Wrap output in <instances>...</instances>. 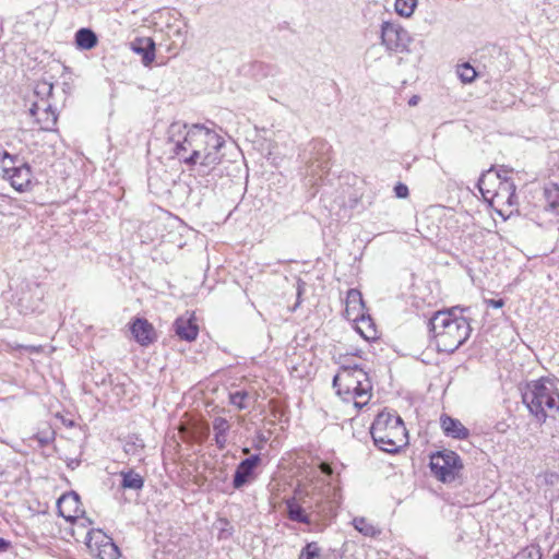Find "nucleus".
<instances>
[{"label": "nucleus", "mask_w": 559, "mask_h": 559, "mask_svg": "<svg viewBox=\"0 0 559 559\" xmlns=\"http://www.w3.org/2000/svg\"><path fill=\"white\" fill-rule=\"evenodd\" d=\"M429 466L437 479L451 483L459 477L463 463L454 451L443 450L431 455Z\"/></svg>", "instance_id": "obj_10"}, {"label": "nucleus", "mask_w": 559, "mask_h": 559, "mask_svg": "<svg viewBox=\"0 0 559 559\" xmlns=\"http://www.w3.org/2000/svg\"><path fill=\"white\" fill-rule=\"evenodd\" d=\"M335 489L330 484H313L298 487L295 496L285 501L287 515L290 521L310 524V514L325 516L333 508L332 496Z\"/></svg>", "instance_id": "obj_1"}, {"label": "nucleus", "mask_w": 559, "mask_h": 559, "mask_svg": "<svg viewBox=\"0 0 559 559\" xmlns=\"http://www.w3.org/2000/svg\"><path fill=\"white\" fill-rule=\"evenodd\" d=\"M463 311L457 307L437 311L429 320V332L440 352L454 353L468 340L472 328Z\"/></svg>", "instance_id": "obj_2"}, {"label": "nucleus", "mask_w": 559, "mask_h": 559, "mask_svg": "<svg viewBox=\"0 0 559 559\" xmlns=\"http://www.w3.org/2000/svg\"><path fill=\"white\" fill-rule=\"evenodd\" d=\"M97 36L91 28H80L75 33V45L79 49L91 50L97 45Z\"/></svg>", "instance_id": "obj_22"}, {"label": "nucleus", "mask_w": 559, "mask_h": 559, "mask_svg": "<svg viewBox=\"0 0 559 559\" xmlns=\"http://www.w3.org/2000/svg\"><path fill=\"white\" fill-rule=\"evenodd\" d=\"M0 176L9 181L16 191L24 192L31 188L33 171L31 166L19 155L10 154L0 146Z\"/></svg>", "instance_id": "obj_7"}, {"label": "nucleus", "mask_w": 559, "mask_h": 559, "mask_svg": "<svg viewBox=\"0 0 559 559\" xmlns=\"http://www.w3.org/2000/svg\"><path fill=\"white\" fill-rule=\"evenodd\" d=\"M79 503H80V500H79V496L76 493H69V495H64L62 496L59 500H58V510H59V513L67 520H71L73 518H76V515H71L70 513H67L64 508L66 507H69V508H74V511H76L78 507H79Z\"/></svg>", "instance_id": "obj_26"}, {"label": "nucleus", "mask_w": 559, "mask_h": 559, "mask_svg": "<svg viewBox=\"0 0 559 559\" xmlns=\"http://www.w3.org/2000/svg\"><path fill=\"white\" fill-rule=\"evenodd\" d=\"M10 546V543L4 538L0 537V552L5 551Z\"/></svg>", "instance_id": "obj_38"}, {"label": "nucleus", "mask_w": 559, "mask_h": 559, "mask_svg": "<svg viewBox=\"0 0 559 559\" xmlns=\"http://www.w3.org/2000/svg\"><path fill=\"white\" fill-rule=\"evenodd\" d=\"M119 476L120 487L124 490L140 491L144 486V478L134 469H122Z\"/></svg>", "instance_id": "obj_18"}, {"label": "nucleus", "mask_w": 559, "mask_h": 559, "mask_svg": "<svg viewBox=\"0 0 559 559\" xmlns=\"http://www.w3.org/2000/svg\"><path fill=\"white\" fill-rule=\"evenodd\" d=\"M102 548H95L96 550L93 555L98 559H119L120 550L118 546L112 542H106V544L100 545Z\"/></svg>", "instance_id": "obj_28"}, {"label": "nucleus", "mask_w": 559, "mask_h": 559, "mask_svg": "<svg viewBox=\"0 0 559 559\" xmlns=\"http://www.w3.org/2000/svg\"><path fill=\"white\" fill-rule=\"evenodd\" d=\"M242 452H243L245 454H248V453H249V449H248V448H245V449L242 450Z\"/></svg>", "instance_id": "obj_42"}, {"label": "nucleus", "mask_w": 559, "mask_h": 559, "mask_svg": "<svg viewBox=\"0 0 559 559\" xmlns=\"http://www.w3.org/2000/svg\"><path fill=\"white\" fill-rule=\"evenodd\" d=\"M395 197L399 199H405L408 197V187L405 183L399 182L394 187Z\"/></svg>", "instance_id": "obj_36"}, {"label": "nucleus", "mask_w": 559, "mask_h": 559, "mask_svg": "<svg viewBox=\"0 0 559 559\" xmlns=\"http://www.w3.org/2000/svg\"><path fill=\"white\" fill-rule=\"evenodd\" d=\"M557 559H559V554L557 555Z\"/></svg>", "instance_id": "obj_43"}, {"label": "nucleus", "mask_w": 559, "mask_h": 559, "mask_svg": "<svg viewBox=\"0 0 559 559\" xmlns=\"http://www.w3.org/2000/svg\"><path fill=\"white\" fill-rule=\"evenodd\" d=\"M370 435L374 445L386 453H397L408 443L403 419L394 412H380L370 427Z\"/></svg>", "instance_id": "obj_5"}, {"label": "nucleus", "mask_w": 559, "mask_h": 559, "mask_svg": "<svg viewBox=\"0 0 559 559\" xmlns=\"http://www.w3.org/2000/svg\"><path fill=\"white\" fill-rule=\"evenodd\" d=\"M321 469H322V473L325 475H330L332 473V468L330 467V465H328L325 463L321 465Z\"/></svg>", "instance_id": "obj_39"}, {"label": "nucleus", "mask_w": 559, "mask_h": 559, "mask_svg": "<svg viewBox=\"0 0 559 559\" xmlns=\"http://www.w3.org/2000/svg\"><path fill=\"white\" fill-rule=\"evenodd\" d=\"M112 538L107 536L102 530H91L86 535V546L92 554L96 550L95 548H102L100 545L110 542Z\"/></svg>", "instance_id": "obj_25"}, {"label": "nucleus", "mask_w": 559, "mask_h": 559, "mask_svg": "<svg viewBox=\"0 0 559 559\" xmlns=\"http://www.w3.org/2000/svg\"><path fill=\"white\" fill-rule=\"evenodd\" d=\"M477 188L485 200L500 199L509 205L514 204L515 185L508 180L501 171L493 173L492 168L481 174Z\"/></svg>", "instance_id": "obj_9"}, {"label": "nucleus", "mask_w": 559, "mask_h": 559, "mask_svg": "<svg viewBox=\"0 0 559 559\" xmlns=\"http://www.w3.org/2000/svg\"><path fill=\"white\" fill-rule=\"evenodd\" d=\"M513 559H542V552L537 546H528L519 551Z\"/></svg>", "instance_id": "obj_34"}, {"label": "nucleus", "mask_w": 559, "mask_h": 559, "mask_svg": "<svg viewBox=\"0 0 559 559\" xmlns=\"http://www.w3.org/2000/svg\"><path fill=\"white\" fill-rule=\"evenodd\" d=\"M130 331L141 346H147L156 340L153 325L144 318L134 319L130 325Z\"/></svg>", "instance_id": "obj_15"}, {"label": "nucleus", "mask_w": 559, "mask_h": 559, "mask_svg": "<svg viewBox=\"0 0 559 559\" xmlns=\"http://www.w3.org/2000/svg\"><path fill=\"white\" fill-rule=\"evenodd\" d=\"M440 424L447 437L465 440L469 436V430L456 418L443 414L440 417Z\"/></svg>", "instance_id": "obj_16"}, {"label": "nucleus", "mask_w": 559, "mask_h": 559, "mask_svg": "<svg viewBox=\"0 0 559 559\" xmlns=\"http://www.w3.org/2000/svg\"><path fill=\"white\" fill-rule=\"evenodd\" d=\"M144 441L136 435L128 436L123 441V451L127 455L133 456L139 461L143 460L144 455Z\"/></svg>", "instance_id": "obj_19"}, {"label": "nucleus", "mask_w": 559, "mask_h": 559, "mask_svg": "<svg viewBox=\"0 0 559 559\" xmlns=\"http://www.w3.org/2000/svg\"><path fill=\"white\" fill-rule=\"evenodd\" d=\"M230 425L226 418L216 417L213 420L214 440L218 449L223 450L227 444V433Z\"/></svg>", "instance_id": "obj_20"}, {"label": "nucleus", "mask_w": 559, "mask_h": 559, "mask_svg": "<svg viewBox=\"0 0 559 559\" xmlns=\"http://www.w3.org/2000/svg\"><path fill=\"white\" fill-rule=\"evenodd\" d=\"M133 50L142 55V61L145 66L153 62L155 58V44L151 38H142L133 44Z\"/></svg>", "instance_id": "obj_21"}, {"label": "nucleus", "mask_w": 559, "mask_h": 559, "mask_svg": "<svg viewBox=\"0 0 559 559\" xmlns=\"http://www.w3.org/2000/svg\"><path fill=\"white\" fill-rule=\"evenodd\" d=\"M381 44L391 52H406L412 43L409 33L399 23L382 22L380 29Z\"/></svg>", "instance_id": "obj_11"}, {"label": "nucleus", "mask_w": 559, "mask_h": 559, "mask_svg": "<svg viewBox=\"0 0 559 559\" xmlns=\"http://www.w3.org/2000/svg\"><path fill=\"white\" fill-rule=\"evenodd\" d=\"M200 124L175 121L167 129V140L173 145L171 152L182 164L189 167L197 135L195 130L200 128Z\"/></svg>", "instance_id": "obj_8"}, {"label": "nucleus", "mask_w": 559, "mask_h": 559, "mask_svg": "<svg viewBox=\"0 0 559 559\" xmlns=\"http://www.w3.org/2000/svg\"><path fill=\"white\" fill-rule=\"evenodd\" d=\"M484 302L487 307H491V308H496V309H500L504 306V300L502 298L485 299Z\"/></svg>", "instance_id": "obj_37"}, {"label": "nucleus", "mask_w": 559, "mask_h": 559, "mask_svg": "<svg viewBox=\"0 0 559 559\" xmlns=\"http://www.w3.org/2000/svg\"><path fill=\"white\" fill-rule=\"evenodd\" d=\"M298 559H322V548L317 542H309L301 548Z\"/></svg>", "instance_id": "obj_31"}, {"label": "nucleus", "mask_w": 559, "mask_h": 559, "mask_svg": "<svg viewBox=\"0 0 559 559\" xmlns=\"http://www.w3.org/2000/svg\"><path fill=\"white\" fill-rule=\"evenodd\" d=\"M260 462L261 457L259 454H253L242 460L236 467L233 478V487L235 489H241L243 486L251 483L255 477L254 472Z\"/></svg>", "instance_id": "obj_12"}, {"label": "nucleus", "mask_w": 559, "mask_h": 559, "mask_svg": "<svg viewBox=\"0 0 559 559\" xmlns=\"http://www.w3.org/2000/svg\"><path fill=\"white\" fill-rule=\"evenodd\" d=\"M335 362L340 366L338 371H343V366L362 367L361 365L355 362L353 356L349 355H340L337 358H335Z\"/></svg>", "instance_id": "obj_35"}, {"label": "nucleus", "mask_w": 559, "mask_h": 559, "mask_svg": "<svg viewBox=\"0 0 559 559\" xmlns=\"http://www.w3.org/2000/svg\"><path fill=\"white\" fill-rule=\"evenodd\" d=\"M195 131L197 135L190 156V167L195 165L207 168L215 167L223 157L221 150L225 144L224 138L205 124H200V128Z\"/></svg>", "instance_id": "obj_6"}, {"label": "nucleus", "mask_w": 559, "mask_h": 559, "mask_svg": "<svg viewBox=\"0 0 559 559\" xmlns=\"http://www.w3.org/2000/svg\"><path fill=\"white\" fill-rule=\"evenodd\" d=\"M418 102H419V96L414 95V96H412V97L409 98V100H408V105H409V106H416V105L418 104Z\"/></svg>", "instance_id": "obj_40"}, {"label": "nucleus", "mask_w": 559, "mask_h": 559, "mask_svg": "<svg viewBox=\"0 0 559 559\" xmlns=\"http://www.w3.org/2000/svg\"><path fill=\"white\" fill-rule=\"evenodd\" d=\"M174 331L176 335L183 341H194L199 334V328L193 318H178L174 323Z\"/></svg>", "instance_id": "obj_17"}, {"label": "nucleus", "mask_w": 559, "mask_h": 559, "mask_svg": "<svg viewBox=\"0 0 559 559\" xmlns=\"http://www.w3.org/2000/svg\"><path fill=\"white\" fill-rule=\"evenodd\" d=\"M418 0H395V11L399 15L409 17L417 5Z\"/></svg>", "instance_id": "obj_32"}, {"label": "nucleus", "mask_w": 559, "mask_h": 559, "mask_svg": "<svg viewBox=\"0 0 559 559\" xmlns=\"http://www.w3.org/2000/svg\"><path fill=\"white\" fill-rule=\"evenodd\" d=\"M333 388L344 402H353L361 409L372 396V383L364 367L343 366L333 378Z\"/></svg>", "instance_id": "obj_3"}, {"label": "nucleus", "mask_w": 559, "mask_h": 559, "mask_svg": "<svg viewBox=\"0 0 559 559\" xmlns=\"http://www.w3.org/2000/svg\"><path fill=\"white\" fill-rule=\"evenodd\" d=\"M255 393L238 390L229 393V403L238 409H247L255 402Z\"/></svg>", "instance_id": "obj_23"}, {"label": "nucleus", "mask_w": 559, "mask_h": 559, "mask_svg": "<svg viewBox=\"0 0 559 559\" xmlns=\"http://www.w3.org/2000/svg\"><path fill=\"white\" fill-rule=\"evenodd\" d=\"M353 525L359 533L368 537H374L381 533L376 525L362 516L354 518Z\"/></svg>", "instance_id": "obj_27"}, {"label": "nucleus", "mask_w": 559, "mask_h": 559, "mask_svg": "<svg viewBox=\"0 0 559 559\" xmlns=\"http://www.w3.org/2000/svg\"><path fill=\"white\" fill-rule=\"evenodd\" d=\"M522 401L540 423L559 412V391L549 378L527 382L522 390Z\"/></svg>", "instance_id": "obj_4"}, {"label": "nucleus", "mask_w": 559, "mask_h": 559, "mask_svg": "<svg viewBox=\"0 0 559 559\" xmlns=\"http://www.w3.org/2000/svg\"><path fill=\"white\" fill-rule=\"evenodd\" d=\"M361 334H362V336H364L365 338H373V337H374V335H373V334H372V335H367V334H364L362 332H361Z\"/></svg>", "instance_id": "obj_41"}, {"label": "nucleus", "mask_w": 559, "mask_h": 559, "mask_svg": "<svg viewBox=\"0 0 559 559\" xmlns=\"http://www.w3.org/2000/svg\"><path fill=\"white\" fill-rule=\"evenodd\" d=\"M364 308V300L361 293L355 288L347 292L346 296V309L347 311L360 312Z\"/></svg>", "instance_id": "obj_29"}, {"label": "nucleus", "mask_w": 559, "mask_h": 559, "mask_svg": "<svg viewBox=\"0 0 559 559\" xmlns=\"http://www.w3.org/2000/svg\"><path fill=\"white\" fill-rule=\"evenodd\" d=\"M331 145L324 140H313L310 143V154L312 155L309 159V175L314 176L317 169L323 170L328 167L330 160Z\"/></svg>", "instance_id": "obj_13"}, {"label": "nucleus", "mask_w": 559, "mask_h": 559, "mask_svg": "<svg viewBox=\"0 0 559 559\" xmlns=\"http://www.w3.org/2000/svg\"><path fill=\"white\" fill-rule=\"evenodd\" d=\"M52 83L47 81L38 82L34 88V94L37 97V100H35L34 103L49 102V98L52 95Z\"/></svg>", "instance_id": "obj_30"}, {"label": "nucleus", "mask_w": 559, "mask_h": 559, "mask_svg": "<svg viewBox=\"0 0 559 559\" xmlns=\"http://www.w3.org/2000/svg\"><path fill=\"white\" fill-rule=\"evenodd\" d=\"M29 114L43 130H51L57 123V114L50 102L33 103Z\"/></svg>", "instance_id": "obj_14"}, {"label": "nucleus", "mask_w": 559, "mask_h": 559, "mask_svg": "<svg viewBox=\"0 0 559 559\" xmlns=\"http://www.w3.org/2000/svg\"><path fill=\"white\" fill-rule=\"evenodd\" d=\"M457 75L463 83H472L476 78V71L468 63H464L457 68Z\"/></svg>", "instance_id": "obj_33"}, {"label": "nucleus", "mask_w": 559, "mask_h": 559, "mask_svg": "<svg viewBox=\"0 0 559 559\" xmlns=\"http://www.w3.org/2000/svg\"><path fill=\"white\" fill-rule=\"evenodd\" d=\"M544 198L546 201L545 209L556 213L559 207V186L557 183H548L544 188Z\"/></svg>", "instance_id": "obj_24"}]
</instances>
